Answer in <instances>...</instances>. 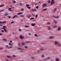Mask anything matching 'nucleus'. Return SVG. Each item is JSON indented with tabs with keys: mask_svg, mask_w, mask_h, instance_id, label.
Here are the masks:
<instances>
[{
	"mask_svg": "<svg viewBox=\"0 0 61 61\" xmlns=\"http://www.w3.org/2000/svg\"><path fill=\"white\" fill-rule=\"evenodd\" d=\"M55 1H54V0H52L51 4V5H54L55 4Z\"/></svg>",
	"mask_w": 61,
	"mask_h": 61,
	"instance_id": "obj_1",
	"label": "nucleus"
},
{
	"mask_svg": "<svg viewBox=\"0 0 61 61\" xmlns=\"http://www.w3.org/2000/svg\"><path fill=\"white\" fill-rule=\"evenodd\" d=\"M42 6L43 7H46V6H47V4L46 3H44L43 4Z\"/></svg>",
	"mask_w": 61,
	"mask_h": 61,
	"instance_id": "obj_2",
	"label": "nucleus"
},
{
	"mask_svg": "<svg viewBox=\"0 0 61 61\" xmlns=\"http://www.w3.org/2000/svg\"><path fill=\"white\" fill-rule=\"evenodd\" d=\"M52 17H53V18H59V16H58L56 17L55 16H53Z\"/></svg>",
	"mask_w": 61,
	"mask_h": 61,
	"instance_id": "obj_3",
	"label": "nucleus"
},
{
	"mask_svg": "<svg viewBox=\"0 0 61 61\" xmlns=\"http://www.w3.org/2000/svg\"><path fill=\"white\" fill-rule=\"evenodd\" d=\"M20 38L22 39L24 38V37H23V36H20Z\"/></svg>",
	"mask_w": 61,
	"mask_h": 61,
	"instance_id": "obj_4",
	"label": "nucleus"
},
{
	"mask_svg": "<svg viewBox=\"0 0 61 61\" xmlns=\"http://www.w3.org/2000/svg\"><path fill=\"white\" fill-rule=\"evenodd\" d=\"M23 14V12H19L17 14V15H22V14Z\"/></svg>",
	"mask_w": 61,
	"mask_h": 61,
	"instance_id": "obj_5",
	"label": "nucleus"
},
{
	"mask_svg": "<svg viewBox=\"0 0 61 61\" xmlns=\"http://www.w3.org/2000/svg\"><path fill=\"white\" fill-rule=\"evenodd\" d=\"M58 44V43L57 41H55V45H57Z\"/></svg>",
	"mask_w": 61,
	"mask_h": 61,
	"instance_id": "obj_6",
	"label": "nucleus"
},
{
	"mask_svg": "<svg viewBox=\"0 0 61 61\" xmlns=\"http://www.w3.org/2000/svg\"><path fill=\"white\" fill-rule=\"evenodd\" d=\"M57 9L56 8H55L54 9V10L53 11L54 12H56V10Z\"/></svg>",
	"mask_w": 61,
	"mask_h": 61,
	"instance_id": "obj_7",
	"label": "nucleus"
},
{
	"mask_svg": "<svg viewBox=\"0 0 61 61\" xmlns=\"http://www.w3.org/2000/svg\"><path fill=\"white\" fill-rule=\"evenodd\" d=\"M25 43H31V42L27 41L25 42Z\"/></svg>",
	"mask_w": 61,
	"mask_h": 61,
	"instance_id": "obj_8",
	"label": "nucleus"
},
{
	"mask_svg": "<svg viewBox=\"0 0 61 61\" xmlns=\"http://www.w3.org/2000/svg\"><path fill=\"white\" fill-rule=\"evenodd\" d=\"M53 38H54V36H51L50 37L49 39H52Z\"/></svg>",
	"mask_w": 61,
	"mask_h": 61,
	"instance_id": "obj_9",
	"label": "nucleus"
},
{
	"mask_svg": "<svg viewBox=\"0 0 61 61\" xmlns=\"http://www.w3.org/2000/svg\"><path fill=\"white\" fill-rule=\"evenodd\" d=\"M50 59V57H48V58H47L46 59H45V60H47L48 59Z\"/></svg>",
	"mask_w": 61,
	"mask_h": 61,
	"instance_id": "obj_10",
	"label": "nucleus"
},
{
	"mask_svg": "<svg viewBox=\"0 0 61 61\" xmlns=\"http://www.w3.org/2000/svg\"><path fill=\"white\" fill-rule=\"evenodd\" d=\"M8 9L9 11H12L11 10V9H12V8H9Z\"/></svg>",
	"mask_w": 61,
	"mask_h": 61,
	"instance_id": "obj_11",
	"label": "nucleus"
},
{
	"mask_svg": "<svg viewBox=\"0 0 61 61\" xmlns=\"http://www.w3.org/2000/svg\"><path fill=\"white\" fill-rule=\"evenodd\" d=\"M31 25L34 26L35 25V24H31Z\"/></svg>",
	"mask_w": 61,
	"mask_h": 61,
	"instance_id": "obj_12",
	"label": "nucleus"
},
{
	"mask_svg": "<svg viewBox=\"0 0 61 61\" xmlns=\"http://www.w3.org/2000/svg\"><path fill=\"white\" fill-rule=\"evenodd\" d=\"M20 5H21V6H22L23 5V4L22 3H20Z\"/></svg>",
	"mask_w": 61,
	"mask_h": 61,
	"instance_id": "obj_13",
	"label": "nucleus"
},
{
	"mask_svg": "<svg viewBox=\"0 0 61 61\" xmlns=\"http://www.w3.org/2000/svg\"><path fill=\"white\" fill-rule=\"evenodd\" d=\"M47 10V8H46V9H43V11H46V10Z\"/></svg>",
	"mask_w": 61,
	"mask_h": 61,
	"instance_id": "obj_14",
	"label": "nucleus"
},
{
	"mask_svg": "<svg viewBox=\"0 0 61 61\" xmlns=\"http://www.w3.org/2000/svg\"><path fill=\"white\" fill-rule=\"evenodd\" d=\"M25 27H29V26L28 25H25Z\"/></svg>",
	"mask_w": 61,
	"mask_h": 61,
	"instance_id": "obj_15",
	"label": "nucleus"
},
{
	"mask_svg": "<svg viewBox=\"0 0 61 61\" xmlns=\"http://www.w3.org/2000/svg\"><path fill=\"white\" fill-rule=\"evenodd\" d=\"M20 17H24V15H20Z\"/></svg>",
	"mask_w": 61,
	"mask_h": 61,
	"instance_id": "obj_16",
	"label": "nucleus"
},
{
	"mask_svg": "<svg viewBox=\"0 0 61 61\" xmlns=\"http://www.w3.org/2000/svg\"><path fill=\"white\" fill-rule=\"evenodd\" d=\"M8 15V13L5 14L4 15H5V16H6L7 15Z\"/></svg>",
	"mask_w": 61,
	"mask_h": 61,
	"instance_id": "obj_17",
	"label": "nucleus"
},
{
	"mask_svg": "<svg viewBox=\"0 0 61 61\" xmlns=\"http://www.w3.org/2000/svg\"><path fill=\"white\" fill-rule=\"evenodd\" d=\"M56 61H59V59H58L57 58H56Z\"/></svg>",
	"mask_w": 61,
	"mask_h": 61,
	"instance_id": "obj_18",
	"label": "nucleus"
},
{
	"mask_svg": "<svg viewBox=\"0 0 61 61\" xmlns=\"http://www.w3.org/2000/svg\"><path fill=\"white\" fill-rule=\"evenodd\" d=\"M7 57H9V58H10V57H12L11 56H7Z\"/></svg>",
	"mask_w": 61,
	"mask_h": 61,
	"instance_id": "obj_19",
	"label": "nucleus"
},
{
	"mask_svg": "<svg viewBox=\"0 0 61 61\" xmlns=\"http://www.w3.org/2000/svg\"><path fill=\"white\" fill-rule=\"evenodd\" d=\"M21 44H22V45H25V43H23V42H21Z\"/></svg>",
	"mask_w": 61,
	"mask_h": 61,
	"instance_id": "obj_20",
	"label": "nucleus"
},
{
	"mask_svg": "<svg viewBox=\"0 0 61 61\" xmlns=\"http://www.w3.org/2000/svg\"><path fill=\"white\" fill-rule=\"evenodd\" d=\"M6 23V22L5 21H3V24H5V23Z\"/></svg>",
	"mask_w": 61,
	"mask_h": 61,
	"instance_id": "obj_21",
	"label": "nucleus"
},
{
	"mask_svg": "<svg viewBox=\"0 0 61 61\" xmlns=\"http://www.w3.org/2000/svg\"><path fill=\"white\" fill-rule=\"evenodd\" d=\"M60 29H61V27H60L58 29V30H60Z\"/></svg>",
	"mask_w": 61,
	"mask_h": 61,
	"instance_id": "obj_22",
	"label": "nucleus"
},
{
	"mask_svg": "<svg viewBox=\"0 0 61 61\" xmlns=\"http://www.w3.org/2000/svg\"><path fill=\"white\" fill-rule=\"evenodd\" d=\"M8 48H12V47H8Z\"/></svg>",
	"mask_w": 61,
	"mask_h": 61,
	"instance_id": "obj_23",
	"label": "nucleus"
},
{
	"mask_svg": "<svg viewBox=\"0 0 61 61\" xmlns=\"http://www.w3.org/2000/svg\"><path fill=\"white\" fill-rule=\"evenodd\" d=\"M4 6V5H0V7H2V6Z\"/></svg>",
	"mask_w": 61,
	"mask_h": 61,
	"instance_id": "obj_24",
	"label": "nucleus"
},
{
	"mask_svg": "<svg viewBox=\"0 0 61 61\" xmlns=\"http://www.w3.org/2000/svg\"><path fill=\"white\" fill-rule=\"evenodd\" d=\"M4 11V10H0V12H3V11Z\"/></svg>",
	"mask_w": 61,
	"mask_h": 61,
	"instance_id": "obj_25",
	"label": "nucleus"
},
{
	"mask_svg": "<svg viewBox=\"0 0 61 61\" xmlns=\"http://www.w3.org/2000/svg\"><path fill=\"white\" fill-rule=\"evenodd\" d=\"M15 17H18V15H15Z\"/></svg>",
	"mask_w": 61,
	"mask_h": 61,
	"instance_id": "obj_26",
	"label": "nucleus"
},
{
	"mask_svg": "<svg viewBox=\"0 0 61 61\" xmlns=\"http://www.w3.org/2000/svg\"><path fill=\"white\" fill-rule=\"evenodd\" d=\"M13 3H16V1H13Z\"/></svg>",
	"mask_w": 61,
	"mask_h": 61,
	"instance_id": "obj_27",
	"label": "nucleus"
},
{
	"mask_svg": "<svg viewBox=\"0 0 61 61\" xmlns=\"http://www.w3.org/2000/svg\"><path fill=\"white\" fill-rule=\"evenodd\" d=\"M38 7H39L38 6H36V8H37V9H38Z\"/></svg>",
	"mask_w": 61,
	"mask_h": 61,
	"instance_id": "obj_28",
	"label": "nucleus"
},
{
	"mask_svg": "<svg viewBox=\"0 0 61 61\" xmlns=\"http://www.w3.org/2000/svg\"><path fill=\"white\" fill-rule=\"evenodd\" d=\"M27 8H29V9H30L31 8L29 7H27Z\"/></svg>",
	"mask_w": 61,
	"mask_h": 61,
	"instance_id": "obj_29",
	"label": "nucleus"
},
{
	"mask_svg": "<svg viewBox=\"0 0 61 61\" xmlns=\"http://www.w3.org/2000/svg\"><path fill=\"white\" fill-rule=\"evenodd\" d=\"M37 16H38V15H36V18H37Z\"/></svg>",
	"mask_w": 61,
	"mask_h": 61,
	"instance_id": "obj_30",
	"label": "nucleus"
},
{
	"mask_svg": "<svg viewBox=\"0 0 61 61\" xmlns=\"http://www.w3.org/2000/svg\"><path fill=\"white\" fill-rule=\"evenodd\" d=\"M10 7L11 8H12L13 7V6H12V5H11L10 6Z\"/></svg>",
	"mask_w": 61,
	"mask_h": 61,
	"instance_id": "obj_31",
	"label": "nucleus"
},
{
	"mask_svg": "<svg viewBox=\"0 0 61 61\" xmlns=\"http://www.w3.org/2000/svg\"><path fill=\"white\" fill-rule=\"evenodd\" d=\"M26 6H29V5H26Z\"/></svg>",
	"mask_w": 61,
	"mask_h": 61,
	"instance_id": "obj_32",
	"label": "nucleus"
},
{
	"mask_svg": "<svg viewBox=\"0 0 61 61\" xmlns=\"http://www.w3.org/2000/svg\"><path fill=\"white\" fill-rule=\"evenodd\" d=\"M54 22H55V24H57V22H56V21H54Z\"/></svg>",
	"mask_w": 61,
	"mask_h": 61,
	"instance_id": "obj_33",
	"label": "nucleus"
},
{
	"mask_svg": "<svg viewBox=\"0 0 61 61\" xmlns=\"http://www.w3.org/2000/svg\"><path fill=\"white\" fill-rule=\"evenodd\" d=\"M11 22V24H13V23H14V22Z\"/></svg>",
	"mask_w": 61,
	"mask_h": 61,
	"instance_id": "obj_34",
	"label": "nucleus"
},
{
	"mask_svg": "<svg viewBox=\"0 0 61 61\" xmlns=\"http://www.w3.org/2000/svg\"><path fill=\"white\" fill-rule=\"evenodd\" d=\"M31 58L32 59H34V57L33 56H32L31 57Z\"/></svg>",
	"mask_w": 61,
	"mask_h": 61,
	"instance_id": "obj_35",
	"label": "nucleus"
},
{
	"mask_svg": "<svg viewBox=\"0 0 61 61\" xmlns=\"http://www.w3.org/2000/svg\"><path fill=\"white\" fill-rule=\"evenodd\" d=\"M3 22L2 21H1L0 22V24H3Z\"/></svg>",
	"mask_w": 61,
	"mask_h": 61,
	"instance_id": "obj_36",
	"label": "nucleus"
},
{
	"mask_svg": "<svg viewBox=\"0 0 61 61\" xmlns=\"http://www.w3.org/2000/svg\"><path fill=\"white\" fill-rule=\"evenodd\" d=\"M9 45L10 46H12V44H11L10 43H9Z\"/></svg>",
	"mask_w": 61,
	"mask_h": 61,
	"instance_id": "obj_37",
	"label": "nucleus"
},
{
	"mask_svg": "<svg viewBox=\"0 0 61 61\" xmlns=\"http://www.w3.org/2000/svg\"><path fill=\"white\" fill-rule=\"evenodd\" d=\"M50 0H49L48 1V3H50Z\"/></svg>",
	"mask_w": 61,
	"mask_h": 61,
	"instance_id": "obj_38",
	"label": "nucleus"
},
{
	"mask_svg": "<svg viewBox=\"0 0 61 61\" xmlns=\"http://www.w3.org/2000/svg\"><path fill=\"white\" fill-rule=\"evenodd\" d=\"M1 32H4V31L3 30H1Z\"/></svg>",
	"mask_w": 61,
	"mask_h": 61,
	"instance_id": "obj_39",
	"label": "nucleus"
},
{
	"mask_svg": "<svg viewBox=\"0 0 61 61\" xmlns=\"http://www.w3.org/2000/svg\"><path fill=\"white\" fill-rule=\"evenodd\" d=\"M58 46H61V44H59Z\"/></svg>",
	"mask_w": 61,
	"mask_h": 61,
	"instance_id": "obj_40",
	"label": "nucleus"
},
{
	"mask_svg": "<svg viewBox=\"0 0 61 61\" xmlns=\"http://www.w3.org/2000/svg\"><path fill=\"white\" fill-rule=\"evenodd\" d=\"M35 36H37V35L36 34H35Z\"/></svg>",
	"mask_w": 61,
	"mask_h": 61,
	"instance_id": "obj_41",
	"label": "nucleus"
},
{
	"mask_svg": "<svg viewBox=\"0 0 61 61\" xmlns=\"http://www.w3.org/2000/svg\"><path fill=\"white\" fill-rule=\"evenodd\" d=\"M50 23H47V24H48V25H49V24H50Z\"/></svg>",
	"mask_w": 61,
	"mask_h": 61,
	"instance_id": "obj_42",
	"label": "nucleus"
},
{
	"mask_svg": "<svg viewBox=\"0 0 61 61\" xmlns=\"http://www.w3.org/2000/svg\"><path fill=\"white\" fill-rule=\"evenodd\" d=\"M53 27L54 28L56 27V26H53Z\"/></svg>",
	"mask_w": 61,
	"mask_h": 61,
	"instance_id": "obj_43",
	"label": "nucleus"
},
{
	"mask_svg": "<svg viewBox=\"0 0 61 61\" xmlns=\"http://www.w3.org/2000/svg\"><path fill=\"white\" fill-rule=\"evenodd\" d=\"M3 49V48L2 47V48H0V49Z\"/></svg>",
	"mask_w": 61,
	"mask_h": 61,
	"instance_id": "obj_44",
	"label": "nucleus"
},
{
	"mask_svg": "<svg viewBox=\"0 0 61 61\" xmlns=\"http://www.w3.org/2000/svg\"><path fill=\"white\" fill-rule=\"evenodd\" d=\"M44 57V55H42V57Z\"/></svg>",
	"mask_w": 61,
	"mask_h": 61,
	"instance_id": "obj_45",
	"label": "nucleus"
},
{
	"mask_svg": "<svg viewBox=\"0 0 61 61\" xmlns=\"http://www.w3.org/2000/svg\"><path fill=\"white\" fill-rule=\"evenodd\" d=\"M3 28H5V26H3Z\"/></svg>",
	"mask_w": 61,
	"mask_h": 61,
	"instance_id": "obj_46",
	"label": "nucleus"
},
{
	"mask_svg": "<svg viewBox=\"0 0 61 61\" xmlns=\"http://www.w3.org/2000/svg\"><path fill=\"white\" fill-rule=\"evenodd\" d=\"M34 19V18H31V19Z\"/></svg>",
	"mask_w": 61,
	"mask_h": 61,
	"instance_id": "obj_47",
	"label": "nucleus"
},
{
	"mask_svg": "<svg viewBox=\"0 0 61 61\" xmlns=\"http://www.w3.org/2000/svg\"><path fill=\"white\" fill-rule=\"evenodd\" d=\"M23 10H24V9H21V10L22 11H23Z\"/></svg>",
	"mask_w": 61,
	"mask_h": 61,
	"instance_id": "obj_48",
	"label": "nucleus"
},
{
	"mask_svg": "<svg viewBox=\"0 0 61 61\" xmlns=\"http://www.w3.org/2000/svg\"><path fill=\"white\" fill-rule=\"evenodd\" d=\"M36 11V9L34 10V11Z\"/></svg>",
	"mask_w": 61,
	"mask_h": 61,
	"instance_id": "obj_49",
	"label": "nucleus"
},
{
	"mask_svg": "<svg viewBox=\"0 0 61 61\" xmlns=\"http://www.w3.org/2000/svg\"><path fill=\"white\" fill-rule=\"evenodd\" d=\"M6 61H9V60H8L7 59L6 60Z\"/></svg>",
	"mask_w": 61,
	"mask_h": 61,
	"instance_id": "obj_50",
	"label": "nucleus"
},
{
	"mask_svg": "<svg viewBox=\"0 0 61 61\" xmlns=\"http://www.w3.org/2000/svg\"><path fill=\"white\" fill-rule=\"evenodd\" d=\"M24 47H25V48H27V46H24Z\"/></svg>",
	"mask_w": 61,
	"mask_h": 61,
	"instance_id": "obj_51",
	"label": "nucleus"
},
{
	"mask_svg": "<svg viewBox=\"0 0 61 61\" xmlns=\"http://www.w3.org/2000/svg\"><path fill=\"white\" fill-rule=\"evenodd\" d=\"M3 35V34L2 33H0V35Z\"/></svg>",
	"mask_w": 61,
	"mask_h": 61,
	"instance_id": "obj_52",
	"label": "nucleus"
},
{
	"mask_svg": "<svg viewBox=\"0 0 61 61\" xmlns=\"http://www.w3.org/2000/svg\"><path fill=\"white\" fill-rule=\"evenodd\" d=\"M13 57H14L15 56V55H13Z\"/></svg>",
	"mask_w": 61,
	"mask_h": 61,
	"instance_id": "obj_53",
	"label": "nucleus"
},
{
	"mask_svg": "<svg viewBox=\"0 0 61 61\" xmlns=\"http://www.w3.org/2000/svg\"><path fill=\"white\" fill-rule=\"evenodd\" d=\"M31 11H34V10L33 9H31Z\"/></svg>",
	"mask_w": 61,
	"mask_h": 61,
	"instance_id": "obj_54",
	"label": "nucleus"
},
{
	"mask_svg": "<svg viewBox=\"0 0 61 61\" xmlns=\"http://www.w3.org/2000/svg\"><path fill=\"white\" fill-rule=\"evenodd\" d=\"M11 8H12V9H14V7H12Z\"/></svg>",
	"mask_w": 61,
	"mask_h": 61,
	"instance_id": "obj_55",
	"label": "nucleus"
},
{
	"mask_svg": "<svg viewBox=\"0 0 61 61\" xmlns=\"http://www.w3.org/2000/svg\"><path fill=\"white\" fill-rule=\"evenodd\" d=\"M15 16H14L13 17V18H15Z\"/></svg>",
	"mask_w": 61,
	"mask_h": 61,
	"instance_id": "obj_56",
	"label": "nucleus"
},
{
	"mask_svg": "<svg viewBox=\"0 0 61 61\" xmlns=\"http://www.w3.org/2000/svg\"><path fill=\"white\" fill-rule=\"evenodd\" d=\"M6 30V28H4V30Z\"/></svg>",
	"mask_w": 61,
	"mask_h": 61,
	"instance_id": "obj_57",
	"label": "nucleus"
},
{
	"mask_svg": "<svg viewBox=\"0 0 61 61\" xmlns=\"http://www.w3.org/2000/svg\"><path fill=\"white\" fill-rule=\"evenodd\" d=\"M21 49V48H20L18 49Z\"/></svg>",
	"mask_w": 61,
	"mask_h": 61,
	"instance_id": "obj_58",
	"label": "nucleus"
},
{
	"mask_svg": "<svg viewBox=\"0 0 61 61\" xmlns=\"http://www.w3.org/2000/svg\"><path fill=\"white\" fill-rule=\"evenodd\" d=\"M8 18H11V16H9L8 17Z\"/></svg>",
	"mask_w": 61,
	"mask_h": 61,
	"instance_id": "obj_59",
	"label": "nucleus"
},
{
	"mask_svg": "<svg viewBox=\"0 0 61 61\" xmlns=\"http://www.w3.org/2000/svg\"><path fill=\"white\" fill-rule=\"evenodd\" d=\"M18 45H19V46H20V43H19Z\"/></svg>",
	"mask_w": 61,
	"mask_h": 61,
	"instance_id": "obj_60",
	"label": "nucleus"
},
{
	"mask_svg": "<svg viewBox=\"0 0 61 61\" xmlns=\"http://www.w3.org/2000/svg\"><path fill=\"white\" fill-rule=\"evenodd\" d=\"M43 50V49H40V50H41V51H42Z\"/></svg>",
	"mask_w": 61,
	"mask_h": 61,
	"instance_id": "obj_61",
	"label": "nucleus"
},
{
	"mask_svg": "<svg viewBox=\"0 0 61 61\" xmlns=\"http://www.w3.org/2000/svg\"><path fill=\"white\" fill-rule=\"evenodd\" d=\"M4 31H5V32H6V30H5Z\"/></svg>",
	"mask_w": 61,
	"mask_h": 61,
	"instance_id": "obj_62",
	"label": "nucleus"
},
{
	"mask_svg": "<svg viewBox=\"0 0 61 61\" xmlns=\"http://www.w3.org/2000/svg\"><path fill=\"white\" fill-rule=\"evenodd\" d=\"M10 42H12V41H10Z\"/></svg>",
	"mask_w": 61,
	"mask_h": 61,
	"instance_id": "obj_63",
	"label": "nucleus"
},
{
	"mask_svg": "<svg viewBox=\"0 0 61 61\" xmlns=\"http://www.w3.org/2000/svg\"><path fill=\"white\" fill-rule=\"evenodd\" d=\"M48 29L49 30H50V28H49Z\"/></svg>",
	"mask_w": 61,
	"mask_h": 61,
	"instance_id": "obj_64",
	"label": "nucleus"
}]
</instances>
